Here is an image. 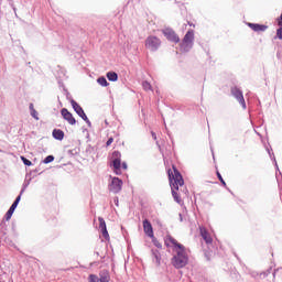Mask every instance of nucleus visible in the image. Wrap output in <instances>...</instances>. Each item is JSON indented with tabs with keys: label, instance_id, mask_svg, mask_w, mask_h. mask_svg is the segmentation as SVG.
Masks as SVG:
<instances>
[{
	"label": "nucleus",
	"instance_id": "nucleus-33",
	"mask_svg": "<svg viewBox=\"0 0 282 282\" xmlns=\"http://www.w3.org/2000/svg\"><path fill=\"white\" fill-rule=\"evenodd\" d=\"M112 143H113V138H109L108 141L106 142V145L111 147Z\"/></svg>",
	"mask_w": 282,
	"mask_h": 282
},
{
	"label": "nucleus",
	"instance_id": "nucleus-28",
	"mask_svg": "<svg viewBox=\"0 0 282 282\" xmlns=\"http://www.w3.org/2000/svg\"><path fill=\"white\" fill-rule=\"evenodd\" d=\"M268 153H269L271 160H273L276 171H279V164L276 163V158H274V153L271 154L269 150H268Z\"/></svg>",
	"mask_w": 282,
	"mask_h": 282
},
{
	"label": "nucleus",
	"instance_id": "nucleus-9",
	"mask_svg": "<svg viewBox=\"0 0 282 282\" xmlns=\"http://www.w3.org/2000/svg\"><path fill=\"white\" fill-rule=\"evenodd\" d=\"M109 191H111V193H120V191H122V180L113 177L109 184Z\"/></svg>",
	"mask_w": 282,
	"mask_h": 282
},
{
	"label": "nucleus",
	"instance_id": "nucleus-23",
	"mask_svg": "<svg viewBox=\"0 0 282 282\" xmlns=\"http://www.w3.org/2000/svg\"><path fill=\"white\" fill-rule=\"evenodd\" d=\"M32 181V178L30 180H25L23 185H22V188L20 191L21 195H23L25 193V189L30 186V182Z\"/></svg>",
	"mask_w": 282,
	"mask_h": 282
},
{
	"label": "nucleus",
	"instance_id": "nucleus-39",
	"mask_svg": "<svg viewBox=\"0 0 282 282\" xmlns=\"http://www.w3.org/2000/svg\"><path fill=\"white\" fill-rule=\"evenodd\" d=\"M115 204H116V206H118V198L115 199Z\"/></svg>",
	"mask_w": 282,
	"mask_h": 282
},
{
	"label": "nucleus",
	"instance_id": "nucleus-4",
	"mask_svg": "<svg viewBox=\"0 0 282 282\" xmlns=\"http://www.w3.org/2000/svg\"><path fill=\"white\" fill-rule=\"evenodd\" d=\"M110 166L113 167V171L116 173V175H121L122 174V154L120 153V151H113L112 155L110 158Z\"/></svg>",
	"mask_w": 282,
	"mask_h": 282
},
{
	"label": "nucleus",
	"instance_id": "nucleus-10",
	"mask_svg": "<svg viewBox=\"0 0 282 282\" xmlns=\"http://www.w3.org/2000/svg\"><path fill=\"white\" fill-rule=\"evenodd\" d=\"M62 117L64 118V120H66V122H68V124H76V118H74V115H72V112H69V110H67V108H63L61 110Z\"/></svg>",
	"mask_w": 282,
	"mask_h": 282
},
{
	"label": "nucleus",
	"instance_id": "nucleus-26",
	"mask_svg": "<svg viewBox=\"0 0 282 282\" xmlns=\"http://www.w3.org/2000/svg\"><path fill=\"white\" fill-rule=\"evenodd\" d=\"M88 281H89V282H100L98 275H96V274H90V275L88 276Z\"/></svg>",
	"mask_w": 282,
	"mask_h": 282
},
{
	"label": "nucleus",
	"instance_id": "nucleus-30",
	"mask_svg": "<svg viewBox=\"0 0 282 282\" xmlns=\"http://www.w3.org/2000/svg\"><path fill=\"white\" fill-rule=\"evenodd\" d=\"M23 194H20L18 195V197L15 198V200L12 203L14 206H19V203L21 202V197H22Z\"/></svg>",
	"mask_w": 282,
	"mask_h": 282
},
{
	"label": "nucleus",
	"instance_id": "nucleus-40",
	"mask_svg": "<svg viewBox=\"0 0 282 282\" xmlns=\"http://www.w3.org/2000/svg\"><path fill=\"white\" fill-rule=\"evenodd\" d=\"M180 220H181V221L183 220V218H182V214H180Z\"/></svg>",
	"mask_w": 282,
	"mask_h": 282
},
{
	"label": "nucleus",
	"instance_id": "nucleus-20",
	"mask_svg": "<svg viewBox=\"0 0 282 282\" xmlns=\"http://www.w3.org/2000/svg\"><path fill=\"white\" fill-rule=\"evenodd\" d=\"M106 76L111 83H116V80H118V73L116 72H108Z\"/></svg>",
	"mask_w": 282,
	"mask_h": 282
},
{
	"label": "nucleus",
	"instance_id": "nucleus-7",
	"mask_svg": "<svg viewBox=\"0 0 282 282\" xmlns=\"http://www.w3.org/2000/svg\"><path fill=\"white\" fill-rule=\"evenodd\" d=\"M231 95L236 100H238L239 105H241L242 109H246V99L243 98V91L239 89V87H231Z\"/></svg>",
	"mask_w": 282,
	"mask_h": 282
},
{
	"label": "nucleus",
	"instance_id": "nucleus-13",
	"mask_svg": "<svg viewBox=\"0 0 282 282\" xmlns=\"http://www.w3.org/2000/svg\"><path fill=\"white\" fill-rule=\"evenodd\" d=\"M169 241L171 245L174 246V250H182L183 248H185L184 245L177 242V240H175V238H173L171 236H169L165 240L166 246H169Z\"/></svg>",
	"mask_w": 282,
	"mask_h": 282
},
{
	"label": "nucleus",
	"instance_id": "nucleus-38",
	"mask_svg": "<svg viewBox=\"0 0 282 282\" xmlns=\"http://www.w3.org/2000/svg\"><path fill=\"white\" fill-rule=\"evenodd\" d=\"M251 276H253V278L257 276V273H256V272H252V273H251Z\"/></svg>",
	"mask_w": 282,
	"mask_h": 282
},
{
	"label": "nucleus",
	"instance_id": "nucleus-35",
	"mask_svg": "<svg viewBox=\"0 0 282 282\" xmlns=\"http://www.w3.org/2000/svg\"><path fill=\"white\" fill-rule=\"evenodd\" d=\"M278 25L279 28H282V20L278 18Z\"/></svg>",
	"mask_w": 282,
	"mask_h": 282
},
{
	"label": "nucleus",
	"instance_id": "nucleus-27",
	"mask_svg": "<svg viewBox=\"0 0 282 282\" xmlns=\"http://www.w3.org/2000/svg\"><path fill=\"white\" fill-rule=\"evenodd\" d=\"M21 160L25 166H32V161L28 160V158L21 156Z\"/></svg>",
	"mask_w": 282,
	"mask_h": 282
},
{
	"label": "nucleus",
	"instance_id": "nucleus-11",
	"mask_svg": "<svg viewBox=\"0 0 282 282\" xmlns=\"http://www.w3.org/2000/svg\"><path fill=\"white\" fill-rule=\"evenodd\" d=\"M143 230L145 235L150 237V239H153V225H151V221H149V219L143 220Z\"/></svg>",
	"mask_w": 282,
	"mask_h": 282
},
{
	"label": "nucleus",
	"instance_id": "nucleus-29",
	"mask_svg": "<svg viewBox=\"0 0 282 282\" xmlns=\"http://www.w3.org/2000/svg\"><path fill=\"white\" fill-rule=\"evenodd\" d=\"M53 160H54V155H47L44 159V164H50V163H52Z\"/></svg>",
	"mask_w": 282,
	"mask_h": 282
},
{
	"label": "nucleus",
	"instance_id": "nucleus-18",
	"mask_svg": "<svg viewBox=\"0 0 282 282\" xmlns=\"http://www.w3.org/2000/svg\"><path fill=\"white\" fill-rule=\"evenodd\" d=\"M14 210H17V205H11L8 209L7 214L4 215L6 221H10L12 219V215H14Z\"/></svg>",
	"mask_w": 282,
	"mask_h": 282
},
{
	"label": "nucleus",
	"instance_id": "nucleus-17",
	"mask_svg": "<svg viewBox=\"0 0 282 282\" xmlns=\"http://www.w3.org/2000/svg\"><path fill=\"white\" fill-rule=\"evenodd\" d=\"M111 281V275H109V271L107 270H101L99 272V282H109Z\"/></svg>",
	"mask_w": 282,
	"mask_h": 282
},
{
	"label": "nucleus",
	"instance_id": "nucleus-5",
	"mask_svg": "<svg viewBox=\"0 0 282 282\" xmlns=\"http://www.w3.org/2000/svg\"><path fill=\"white\" fill-rule=\"evenodd\" d=\"M162 45V40L155 35H150L145 39V48L150 52H158Z\"/></svg>",
	"mask_w": 282,
	"mask_h": 282
},
{
	"label": "nucleus",
	"instance_id": "nucleus-22",
	"mask_svg": "<svg viewBox=\"0 0 282 282\" xmlns=\"http://www.w3.org/2000/svg\"><path fill=\"white\" fill-rule=\"evenodd\" d=\"M98 85L101 87H109V82H107V78L105 76H101L97 79Z\"/></svg>",
	"mask_w": 282,
	"mask_h": 282
},
{
	"label": "nucleus",
	"instance_id": "nucleus-34",
	"mask_svg": "<svg viewBox=\"0 0 282 282\" xmlns=\"http://www.w3.org/2000/svg\"><path fill=\"white\" fill-rule=\"evenodd\" d=\"M151 135H152L153 140H158V134H155V132L152 131Z\"/></svg>",
	"mask_w": 282,
	"mask_h": 282
},
{
	"label": "nucleus",
	"instance_id": "nucleus-31",
	"mask_svg": "<svg viewBox=\"0 0 282 282\" xmlns=\"http://www.w3.org/2000/svg\"><path fill=\"white\" fill-rule=\"evenodd\" d=\"M217 177H218L220 184H223V186H226V181H224V177L221 176V174L219 172H217Z\"/></svg>",
	"mask_w": 282,
	"mask_h": 282
},
{
	"label": "nucleus",
	"instance_id": "nucleus-16",
	"mask_svg": "<svg viewBox=\"0 0 282 282\" xmlns=\"http://www.w3.org/2000/svg\"><path fill=\"white\" fill-rule=\"evenodd\" d=\"M199 230H200V236H202V238L204 239V241H205L206 243H213V238L210 237V235L208 234V231L206 230V228L200 227Z\"/></svg>",
	"mask_w": 282,
	"mask_h": 282
},
{
	"label": "nucleus",
	"instance_id": "nucleus-14",
	"mask_svg": "<svg viewBox=\"0 0 282 282\" xmlns=\"http://www.w3.org/2000/svg\"><path fill=\"white\" fill-rule=\"evenodd\" d=\"M248 26L253 30V32H265V30H268V25L265 24L248 23Z\"/></svg>",
	"mask_w": 282,
	"mask_h": 282
},
{
	"label": "nucleus",
	"instance_id": "nucleus-32",
	"mask_svg": "<svg viewBox=\"0 0 282 282\" xmlns=\"http://www.w3.org/2000/svg\"><path fill=\"white\" fill-rule=\"evenodd\" d=\"M276 36L282 41V26L276 30Z\"/></svg>",
	"mask_w": 282,
	"mask_h": 282
},
{
	"label": "nucleus",
	"instance_id": "nucleus-19",
	"mask_svg": "<svg viewBox=\"0 0 282 282\" xmlns=\"http://www.w3.org/2000/svg\"><path fill=\"white\" fill-rule=\"evenodd\" d=\"M53 138L55 140H63V138H65V132H63V130H61V129H54L53 130Z\"/></svg>",
	"mask_w": 282,
	"mask_h": 282
},
{
	"label": "nucleus",
	"instance_id": "nucleus-21",
	"mask_svg": "<svg viewBox=\"0 0 282 282\" xmlns=\"http://www.w3.org/2000/svg\"><path fill=\"white\" fill-rule=\"evenodd\" d=\"M29 109L32 118L39 120V112L36 111V109H34V104H30Z\"/></svg>",
	"mask_w": 282,
	"mask_h": 282
},
{
	"label": "nucleus",
	"instance_id": "nucleus-3",
	"mask_svg": "<svg viewBox=\"0 0 282 282\" xmlns=\"http://www.w3.org/2000/svg\"><path fill=\"white\" fill-rule=\"evenodd\" d=\"M195 44V32L189 30L184 35L181 42V51L182 52H191L193 50V45Z\"/></svg>",
	"mask_w": 282,
	"mask_h": 282
},
{
	"label": "nucleus",
	"instance_id": "nucleus-8",
	"mask_svg": "<svg viewBox=\"0 0 282 282\" xmlns=\"http://www.w3.org/2000/svg\"><path fill=\"white\" fill-rule=\"evenodd\" d=\"M162 33L167 41H171V43H180V36H177V33H175L173 29H163Z\"/></svg>",
	"mask_w": 282,
	"mask_h": 282
},
{
	"label": "nucleus",
	"instance_id": "nucleus-36",
	"mask_svg": "<svg viewBox=\"0 0 282 282\" xmlns=\"http://www.w3.org/2000/svg\"><path fill=\"white\" fill-rule=\"evenodd\" d=\"M121 166H122V169L127 170V162H123V163L121 164Z\"/></svg>",
	"mask_w": 282,
	"mask_h": 282
},
{
	"label": "nucleus",
	"instance_id": "nucleus-15",
	"mask_svg": "<svg viewBox=\"0 0 282 282\" xmlns=\"http://www.w3.org/2000/svg\"><path fill=\"white\" fill-rule=\"evenodd\" d=\"M151 253H152L153 263H155L156 265H160V263L162 261V254L160 253V250L152 249Z\"/></svg>",
	"mask_w": 282,
	"mask_h": 282
},
{
	"label": "nucleus",
	"instance_id": "nucleus-6",
	"mask_svg": "<svg viewBox=\"0 0 282 282\" xmlns=\"http://www.w3.org/2000/svg\"><path fill=\"white\" fill-rule=\"evenodd\" d=\"M70 105L77 116H79V118L84 120L88 127H91V121H89V118H87V115L85 113L83 107H80V105H78V102H76V100L74 99H70Z\"/></svg>",
	"mask_w": 282,
	"mask_h": 282
},
{
	"label": "nucleus",
	"instance_id": "nucleus-1",
	"mask_svg": "<svg viewBox=\"0 0 282 282\" xmlns=\"http://www.w3.org/2000/svg\"><path fill=\"white\" fill-rule=\"evenodd\" d=\"M173 171L174 173L169 170L167 175L170 180L172 197L174 200H176L177 204H180L182 199H180V194H177V191H180V186H184V177H182V173H180L177 167L173 166Z\"/></svg>",
	"mask_w": 282,
	"mask_h": 282
},
{
	"label": "nucleus",
	"instance_id": "nucleus-12",
	"mask_svg": "<svg viewBox=\"0 0 282 282\" xmlns=\"http://www.w3.org/2000/svg\"><path fill=\"white\" fill-rule=\"evenodd\" d=\"M99 230L104 238L109 239V231H107V223H105V218L99 217Z\"/></svg>",
	"mask_w": 282,
	"mask_h": 282
},
{
	"label": "nucleus",
	"instance_id": "nucleus-2",
	"mask_svg": "<svg viewBox=\"0 0 282 282\" xmlns=\"http://www.w3.org/2000/svg\"><path fill=\"white\" fill-rule=\"evenodd\" d=\"M175 254L172 258V265L177 270L185 268L188 263V253H186V247L183 249H174Z\"/></svg>",
	"mask_w": 282,
	"mask_h": 282
},
{
	"label": "nucleus",
	"instance_id": "nucleus-25",
	"mask_svg": "<svg viewBox=\"0 0 282 282\" xmlns=\"http://www.w3.org/2000/svg\"><path fill=\"white\" fill-rule=\"evenodd\" d=\"M152 243H154L155 248H158L159 250H162V243H160V241L155 238V236H153L152 238Z\"/></svg>",
	"mask_w": 282,
	"mask_h": 282
},
{
	"label": "nucleus",
	"instance_id": "nucleus-41",
	"mask_svg": "<svg viewBox=\"0 0 282 282\" xmlns=\"http://www.w3.org/2000/svg\"><path fill=\"white\" fill-rule=\"evenodd\" d=\"M281 21H282V13H281V15H280V18H279Z\"/></svg>",
	"mask_w": 282,
	"mask_h": 282
},
{
	"label": "nucleus",
	"instance_id": "nucleus-37",
	"mask_svg": "<svg viewBox=\"0 0 282 282\" xmlns=\"http://www.w3.org/2000/svg\"><path fill=\"white\" fill-rule=\"evenodd\" d=\"M276 272H279V269L274 270L273 276H276Z\"/></svg>",
	"mask_w": 282,
	"mask_h": 282
},
{
	"label": "nucleus",
	"instance_id": "nucleus-24",
	"mask_svg": "<svg viewBox=\"0 0 282 282\" xmlns=\"http://www.w3.org/2000/svg\"><path fill=\"white\" fill-rule=\"evenodd\" d=\"M142 87H143L144 91H151L153 89L151 84L147 80L142 82Z\"/></svg>",
	"mask_w": 282,
	"mask_h": 282
}]
</instances>
